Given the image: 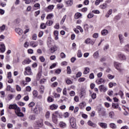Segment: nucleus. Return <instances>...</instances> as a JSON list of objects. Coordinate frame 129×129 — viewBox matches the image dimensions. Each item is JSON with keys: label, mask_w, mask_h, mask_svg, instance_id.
Masks as SVG:
<instances>
[{"label": "nucleus", "mask_w": 129, "mask_h": 129, "mask_svg": "<svg viewBox=\"0 0 129 129\" xmlns=\"http://www.w3.org/2000/svg\"><path fill=\"white\" fill-rule=\"evenodd\" d=\"M32 62V60L29 58H26L24 59V61L22 62L23 65H26V64H30Z\"/></svg>", "instance_id": "obj_15"}, {"label": "nucleus", "mask_w": 129, "mask_h": 129, "mask_svg": "<svg viewBox=\"0 0 129 129\" xmlns=\"http://www.w3.org/2000/svg\"><path fill=\"white\" fill-rule=\"evenodd\" d=\"M46 118H49L50 117V112L49 111H47L45 115Z\"/></svg>", "instance_id": "obj_44"}, {"label": "nucleus", "mask_w": 129, "mask_h": 129, "mask_svg": "<svg viewBox=\"0 0 129 129\" xmlns=\"http://www.w3.org/2000/svg\"><path fill=\"white\" fill-rule=\"evenodd\" d=\"M82 16V15L81 13H77L75 15V19H76V20H78V19H79V18Z\"/></svg>", "instance_id": "obj_26"}, {"label": "nucleus", "mask_w": 129, "mask_h": 129, "mask_svg": "<svg viewBox=\"0 0 129 129\" xmlns=\"http://www.w3.org/2000/svg\"><path fill=\"white\" fill-rule=\"evenodd\" d=\"M64 7V5L62 4H57V8L58 9V10H60V9H63V7Z\"/></svg>", "instance_id": "obj_45"}, {"label": "nucleus", "mask_w": 129, "mask_h": 129, "mask_svg": "<svg viewBox=\"0 0 129 129\" xmlns=\"http://www.w3.org/2000/svg\"><path fill=\"white\" fill-rule=\"evenodd\" d=\"M90 79H94V74L93 73H91L89 76Z\"/></svg>", "instance_id": "obj_57"}, {"label": "nucleus", "mask_w": 129, "mask_h": 129, "mask_svg": "<svg viewBox=\"0 0 129 129\" xmlns=\"http://www.w3.org/2000/svg\"><path fill=\"white\" fill-rule=\"evenodd\" d=\"M85 44H90L91 45H94V43H95V40H91L90 38H87L85 41Z\"/></svg>", "instance_id": "obj_8"}, {"label": "nucleus", "mask_w": 129, "mask_h": 129, "mask_svg": "<svg viewBox=\"0 0 129 129\" xmlns=\"http://www.w3.org/2000/svg\"><path fill=\"white\" fill-rule=\"evenodd\" d=\"M30 46H32V47H33L34 48L36 47V46H37V43L35 41H31L30 43Z\"/></svg>", "instance_id": "obj_34"}, {"label": "nucleus", "mask_w": 129, "mask_h": 129, "mask_svg": "<svg viewBox=\"0 0 129 129\" xmlns=\"http://www.w3.org/2000/svg\"><path fill=\"white\" fill-rule=\"evenodd\" d=\"M15 113L18 116H20V117L24 116V113L21 112V109L20 108L15 111Z\"/></svg>", "instance_id": "obj_9"}, {"label": "nucleus", "mask_w": 129, "mask_h": 129, "mask_svg": "<svg viewBox=\"0 0 129 129\" xmlns=\"http://www.w3.org/2000/svg\"><path fill=\"white\" fill-rule=\"evenodd\" d=\"M8 79H11L12 78V73L11 72H9L8 73Z\"/></svg>", "instance_id": "obj_59"}, {"label": "nucleus", "mask_w": 129, "mask_h": 129, "mask_svg": "<svg viewBox=\"0 0 129 129\" xmlns=\"http://www.w3.org/2000/svg\"><path fill=\"white\" fill-rule=\"evenodd\" d=\"M9 109H14L15 111L18 110V108H20L16 104H11L9 106Z\"/></svg>", "instance_id": "obj_6"}, {"label": "nucleus", "mask_w": 129, "mask_h": 129, "mask_svg": "<svg viewBox=\"0 0 129 129\" xmlns=\"http://www.w3.org/2000/svg\"><path fill=\"white\" fill-rule=\"evenodd\" d=\"M85 105H86V103L85 102H82L79 104V106L80 107V108H83V107H84Z\"/></svg>", "instance_id": "obj_33"}, {"label": "nucleus", "mask_w": 129, "mask_h": 129, "mask_svg": "<svg viewBox=\"0 0 129 129\" xmlns=\"http://www.w3.org/2000/svg\"><path fill=\"white\" fill-rule=\"evenodd\" d=\"M39 59H40L41 62H45V57H44V56H40Z\"/></svg>", "instance_id": "obj_53"}, {"label": "nucleus", "mask_w": 129, "mask_h": 129, "mask_svg": "<svg viewBox=\"0 0 129 129\" xmlns=\"http://www.w3.org/2000/svg\"><path fill=\"white\" fill-rule=\"evenodd\" d=\"M52 120L54 123H58V117L55 115L54 114H52Z\"/></svg>", "instance_id": "obj_11"}, {"label": "nucleus", "mask_w": 129, "mask_h": 129, "mask_svg": "<svg viewBox=\"0 0 129 129\" xmlns=\"http://www.w3.org/2000/svg\"><path fill=\"white\" fill-rule=\"evenodd\" d=\"M46 24V25H47V26H52V24H53V21L51 20L47 21Z\"/></svg>", "instance_id": "obj_46"}, {"label": "nucleus", "mask_w": 129, "mask_h": 129, "mask_svg": "<svg viewBox=\"0 0 129 129\" xmlns=\"http://www.w3.org/2000/svg\"><path fill=\"white\" fill-rule=\"evenodd\" d=\"M88 124L90 126H92L93 127H96L97 126V125L95 124V123L92 122V121L89 120L88 121Z\"/></svg>", "instance_id": "obj_16"}, {"label": "nucleus", "mask_w": 129, "mask_h": 129, "mask_svg": "<svg viewBox=\"0 0 129 129\" xmlns=\"http://www.w3.org/2000/svg\"><path fill=\"white\" fill-rule=\"evenodd\" d=\"M45 89V88L43 85H41L39 88V92L41 93V94H43L44 93V90Z\"/></svg>", "instance_id": "obj_27"}, {"label": "nucleus", "mask_w": 129, "mask_h": 129, "mask_svg": "<svg viewBox=\"0 0 129 129\" xmlns=\"http://www.w3.org/2000/svg\"><path fill=\"white\" fill-rule=\"evenodd\" d=\"M112 107H113V108H114L115 109L116 108H118V104L113 103L112 104Z\"/></svg>", "instance_id": "obj_40"}, {"label": "nucleus", "mask_w": 129, "mask_h": 129, "mask_svg": "<svg viewBox=\"0 0 129 129\" xmlns=\"http://www.w3.org/2000/svg\"><path fill=\"white\" fill-rule=\"evenodd\" d=\"M26 91H28V92H30L31 90H32V88L30 86H27L26 87Z\"/></svg>", "instance_id": "obj_63"}, {"label": "nucleus", "mask_w": 129, "mask_h": 129, "mask_svg": "<svg viewBox=\"0 0 129 129\" xmlns=\"http://www.w3.org/2000/svg\"><path fill=\"white\" fill-rule=\"evenodd\" d=\"M90 71V70L89 69V68H85L84 71L83 72V74L85 75H86V74H88L89 73V72Z\"/></svg>", "instance_id": "obj_21"}, {"label": "nucleus", "mask_w": 129, "mask_h": 129, "mask_svg": "<svg viewBox=\"0 0 129 129\" xmlns=\"http://www.w3.org/2000/svg\"><path fill=\"white\" fill-rule=\"evenodd\" d=\"M98 125H99L102 128H107V124L104 122H98Z\"/></svg>", "instance_id": "obj_10"}, {"label": "nucleus", "mask_w": 129, "mask_h": 129, "mask_svg": "<svg viewBox=\"0 0 129 129\" xmlns=\"http://www.w3.org/2000/svg\"><path fill=\"white\" fill-rule=\"evenodd\" d=\"M57 48L56 46H53L50 48L51 53H54L55 51H57Z\"/></svg>", "instance_id": "obj_23"}, {"label": "nucleus", "mask_w": 129, "mask_h": 129, "mask_svg": "<svg viewBox=\"0 0 129 129\" xmlns=\"http://www.w3.org/2000/svg\"><path fill=\"white\" fill-rule=\"evenodd\" d=\"M16 90L20 92L22 90V88L19 85H16Z\"/></svg>", "instance_id": "obj_47"}, {"label": "nucleus", "mask_w": 129, "mask_h": 129, "mask_svg": "<svg viewBox=\"0 0 129 129\" xmlns=\"http://www.w3.org/2000/svg\"><path fill=\"white\" fill-rule=\"evenodd\" d=\"M33 95L34 97H37L38 96V91L37 90H34L33 91Z\"/></svg>", "instance_id": "obj_41"}, {"label": "nucleus", "mask_w": 129, "mask_h": 129, "mask_svg": "<svg viewBox=\"0 0 129 129\" xmlns=\"http://www.w3.org/2000/svg\"><path fill=\"white\" fill-rule=\"evenodd\" d=\"M96 82L97 84H102V83H105V80L100 78L99 80H97Z\"/></svg>", "instance_id": "obj_14"}, {"label": "nucleus", "mask_w": 129, "mask_h": 129, "mask_svg": "<svg viewBox=\"0 0 129 129\" xmlns=\"http://www.w3.org/2000/svg\"><path fill=\"white\" fill-rule=\"evenodd\" d=\"M66 83H67L68 84H72L73 82L72 81L68 79L66 80Z\"/></svg>", "instance_id": "obj_64"}, {"label": "nucleus", "mask_w": 129, "mask_h": 129, "mask_svg": "<svg viewBox=\"0 0 129 129\" xmlns=\"http://www.w3.org/2000/svg\"><path fill=\"white\" fill-rule=\"evenodd\" d=\"M58 108V105H56L55 104H53L50 106V109L52 110H54V109H57Z\"/></svg>", "instance_id": "obj_19"}, {"label": "nucleus", "mask_w": 129, "mask_h": 129, "mask_svg": "<svg viewBox=\"0 0 129 129\" xmlns=\"http://www.w3.org/2000/svg\"><path fill=\"white\" fill-rule=\"evenodd\" d=\"M94 16V15H93L92 14H89L88 15V19H91V18H93Z\"/></svg>", "instance_id": "obj_61"}, {"label": "nucleus", "mask_w": 129, "mask_h": 129, "mask_svg": "<svg viewBox=\"0 0 129 129\" xmlns=\"http://www.w3.org/2000/svg\"><path fill=\"white\" fill-rule=\"evenodd\" d=\"M109 117H110V118H112V117H113V116H114V112L113 111H110L109 113Z\"/></svg>", "instance_id": "obj_38"}, {"label": "nucleus", "mask_w": 129, "mask_h": 129, "mask_svg": "<svg viewBox=\"0 0 129 129\" xmlns=\"http://www.w3.org/2000/svg\"><path fill=\"white\" fill-rule=\"evenodd\" d=\"M124 50L125 52H129V44L125 45L123 47Z\"/></svg>", "instance_id": "obj_29"}, {"label": "nucleus", "mask_w": 129, "mask_h": 129, "mask_svg": "<svg viewBox=\"0 0 129 129\" xmlns=\"http://www.w3.org/2000/svg\"><path fill=\"white\" fill-rule=\"evenodd\" d=\"M99 89L101 92L102 91H103V92H106V91H107V88L104 86V85H100L99 86Z\"/></svg>", "instance_id": "obj_7"}, {"label": "nucleus", "mask_w": 129, "mask_h": 129, "mask_svg": "<svg viewBox=\"0 0 129 129\" xmlns=\"http://www.w3.org/2000/svg\"><path fill=\"white\" fill-rule=\"evenodd\" d=\"M5 51H6V46H5L4 44H1L0 45V52L4 53Z\"/></svg>", "instance_id": "obj_13"}, {"label": "nucleus", "mask_w": 129, "mask_h": 129, "mask_svg": "<svg viewBox=\"0 0 129 129\" xmlns=\"http://www.w3.org/2000/svg\"><path fill=\"white\" fill-rule=\"evenodd\" d=\"M99 112L101 114L102 116H104V115H105L106 112L105 109H104L100 108L99 110Z\"/></svg>", "instance_id": "obj_18"}, {"label": "nucleus", "mask_w": 129, "mask_h": 129, "mask_svg": "<svg viewBox=\"0 0 129 129\" xmlns=\"http://www.w3.org/2000/svg\"><path fill=\"white\" fill-rule=\"evenodd\" d=\"M60 57H61V58H66V55L65 53H64L63 52H61V53H60Z\"/></svg>", "instance_id": "obj_60"}, {"label": "nucleus", "mask_w": 129, "mask_h": 129, "mask_svg": "<svg viewBox=\"0 0 129 129\" xmlns=\"http://www.w3.org/2000/svg\"><path fill=\"white\" fill-rule=\"evenodd\" d=\"M65 20H66V15L63 16L61 20L60 21V25H63L64 22H65Z\"/></svg>", "instance_id": "obj_42"}, {"label": "nucleus", "mask_w": 129, "mask_h": 129, "mask_svg": "<svg viewBox=\"0 0 129 129\" xmlns=\"http://www.w3.org/2000/svg\"><path fill=\"white\" fill-rule=\"evenodd\" d=\"M93 56H94V58H95V59H97V58L99 57V53L98 52V51H96L94 53Z\"/></svg>", "instance_id": "obj_30"}, {"label": "nucleus", "mask_w": 129, "mask_h": 129, "mask_svg": "<svg viewBox=\"0 0 129 129\" xmlns=\"http://www.w3.org/2000/svg\"><path fill=\"white\" fill-rule=\"evenodd\" d=\"M74 100L76 101V102H78V101H79V97H78L77 96H75Z\"/></svg>", "instance_id": "obj_58"}, {"label": "nucleus", "mask_w": 129, "mask_h": 129, "mask_svg": "<svg viewBox=\"0 0 129 129\" xmlns=\"http://www.w3.org/2000/svg\"><path fill=\"white\" fill-rule=\"evenodd\" d=\"M66 4L68 6V7H71V6H72V5H73V1L69 0L66 2Z\"/></svg>", "instance_id": "obj_28"}, {"label": "nucleus", "mask_w": 129, "mask_h": 129, "mask_svg": "<svg viewBox=\"0 0 129 129\" xmlns=\"http://www.w3.org/2000/svg\"><path fill=\"white\" fill-rule=\"evenodd\" d=\"M84 28L85 31H88L89 27L88 24H85L84 26Z\"/></svg>", "instance_id": "obj_62"}, {"label": "nucleus", "mask_w": 129, "mask_h": 129, "mask_svg": "<svg viewBox=\"0 0 129 129\" xmlns=\"http://www.w3.org/2000/svg\"><path fill=\"white\" fill-rule=\"evenodd\" d=\"M114 67H115L116 69H117L118 71H119L120 72L122 71V68H121V64L117 62H114Z\"/></svg>", "instance_id": "obj_3"}, {"label": "nucleus", "mask_w": 129, "mask_h": 129, "mask_svg": "<svg viewBox=\"0 0 129 129\" xmlns=\"http://www.w3.org/2000/svg\"><path fill=\"white\" fill-rule=\"evenodd\" d=\"M70 122L71 126L73 128H75V127H76V119L74 118V117H70Z\"/></svg>", "instance_id": "obj_2"}, {"label": "nucleus", "mask_w": 129, "mask_h": 129, "mask_svg": "<svg viewBox=\"0 0 129 129\" xmlns=\"http://www.w3.org/2000/svg\"><path fill=\"white\" fill-rule=\"evenodd\" d=\"M53 17H54V15H53V14H49L46 17V19L47 20H49L50 19H52V18H53Z\"/></svg>", "instance_id": "obj_49"}, {"label": "nucleus", "mask_w": 129, "mask_h": 129, "mask_svg": "<svg viewBox=\"0 0 129 129\" xmlns=\"http://www.w3.org/2000/svg\"><path fill=\"white\" fill-rule=\"evenodd\" d=\"M59 125L60 127H61V128H64V127H66V124L64 122H60Z\"/></svg>", "instance_id": "obj_24"}, {"label": "nucleus", "mask_w": 129, "mask_h": 129, "mask_svg": "<svg viewBox=\"0 0 129 129\" xmlns=\"http://www.w3.org/2000/svg\"><path fill=\"white\" fill-rule=\"evenodd\" d=\"M29 118L30 119V120H35V119H36V117L35 115H30Z\"/></svg>", "instance_id": "obj_36"}, {"label": "nucleus", "mask_w": 129, "mask_h": 129, "mask_svg": "<svg viewBox=\"0 0 129 129\" xmlns=\"http://www.w3.org/2000/svg\"><path fill=\"white\" fill-rule=\"evenodd\" d=\"M118 57L120 60H126V57L123 53L121 52L118 53Z\"/></svg>", "instance_id": "obj_5"}, {"label": "nucleus", "mask_w": 129, "mask_h": 129, "mask_svg": "<svg viewBox=\"0 0 129 129\" xmlns=\"http://www.w3.org/2000/svg\"><path fill=\"white\" fill-rule=\"evenodd\" d=\"M83 54H82V52H81V50H78V57L79 58H81V57H82V55Z\"/></svg>", "instance_id": "obj_39"}, {"label": "nucleus", "mask_w": 129, "mask_h": 129, "mask_svg": "<svg viewBox=\"0 0 129 129\" xmlns=\"http://www.w3.org/2000/svg\"><path fill=\"white\" fill-rule=\"evenodd\" d=\"M70 96H75V92H74V91H71L70 92Z\"/></svg>", "instance_id": "obj_55"}, {"label": "nucleus", "mask_w": 129, "mask_h": 129, "mask_svg": "<svg viewBox=\"0 0 129 129\" xmlns=\"http://www.w3.org/2000/svg\"><path fill=\"white\" fill-rule=\"evenodd\" d=\"M7 91H11V92H14V90L12 88V87L10 85L7 87Z\"/></svg>", "instance_id": "obj_32"}, {"label": "nucleus", "mask_w": 129, "mask_h": 129, "mask_svg": "<svg viewBox=\"0 0 129 129\" xmlns=\"http://www.w3.org/2000/svg\"><path fill=\"white\" fill-rule=\"evenodd\" d=\"M117 84L116 83H112V82H110L108 84V86L109 88H112L113 86H116Z\"/></svg>", "instance_id": "obj_25"}, {"label": "nucleus", "mask_w": 129, "mask_h": 129, "mask_svg": "<svg viewBox=\"0 0 129 129\" xmlns=\"http://www.w3.org/2000/svg\"><path fill=\"white\" fill-rule=\"evenodd\" d=\"M25 75H33L31 68L27 67L25 68V72H24Z\"/></svg>", "instance_id": "obj_4"}, {"label": "nucleus", "mask_w": 129, "mask_h": 129, "mask_svg": "<svg viewBox=\"0 0 129 129\" xmlns=\"http://www.w3.org/2000/svg\"><path fill=\"white\" fill-rule=\"evenodd\" d=\"M47 101L48 102H53V101H54V99L51 97H48L47 98Z\"/></svg>", "instance_id": "obj_43"}, {"label": "nucleus", "mask_w": 129, "mask_h": 129, "mask_svg": "<svg viewBox=\"0 0 129 129\" xmlns=\"http://www.w3.org/2000/svg\"><path fill=\"white\" fill-rule=\"evenodd\" d=\"M35 105V103L34 102H31L28 104L29 107H33Z\"/></svg>", "instance_id": "obj_52"}, {"label": "nucleus", "mask_w": 129, "mask_h": 129, "mask_svg": "<svg viewBox=\"0 0 129 129\" xmlns=\"http://www.w3.org/2000/svg\"><path fill=\"white\" fill-rule=\"evenodd\" d=\"M110 127L112 129L116 128V125L113 123H110Z\"/></svg>", "instance_id": "obj_37"}, {"label": "nucleus", "mask_w": 129, "mask_h": 129, "mask_svg": "<svg viewBox=\"0 0 129 129\" xmlns=\"http://www.w3.org/2000/svg\"><path fill=\"white\" fill-rule=\"evenodd\" d=\"M53 95L55 97V98H57L60 97V94H57L56 93H53Z\"/></svg>", "instance_id": "obj_50"}, {"label": "nucleus", "mask_w": 129, "mask_h": 129, "mask_svg": "<svg viewBox=\"0 0 129 129\" xmlns=\"http://www.w3.org/2000/svg\"><path fill=\"white\" fill-rule=\"evenodd\" d=\"M118 38H119L120 44H122V43H123V35H122V34H119Z\"/></svg>", "instance_id": "obj_20"}, {"label": "nucleus", "mask_w": 129, "mask_h": 129, "mask_svg": "<svg viewBox=\"0 0 129 129\" xmlns=\"http://www.w3.org/2000/svg\"><path fill=\"white\" fill-rule=\"evenodd\" d=\"M107 77H108V79L111 80V79H113V78H114V76L111 75L110 74H108L107 75Z\"/></svg>", "instance_id": "obj_51"}, {"label": "nucleus", "mask_w": 129, "mask_h": 129, "mask_svg": "<svg viewBox=\"0 0 129 129\" xmlns=\"http://www.w3.org/2000/svg\"><path fill=\"white\" fill-rule=\"evenodd\" d=\"M15 31L16 33H17V34H18L20 36L23 34V30H22L21 28H16Z\"/></svg>", "instance_id": "obj_17"}, {"label": "nucleus", "mask_w": 129, "mask_h": 129, "mask_svg": "<svg viewBox=\"0 0 129 129\" xmlns=\"http://www.w3.org/2000/svg\"><path fill=\"white\" fill-rule=\"evenodd\" d=\"M67 74H71L72 73V71H71V68L70 66H68L67 69Z\"/></svg>", "instance_id": "obj_31"}, {"label": "nucleus", "mask_w": 129, "mask_h": 129, "mask_svg": "<svg viewBox=\"0 0 129 129\" xmlns=\"http://www.w3.org/2000/svg\"><path fill=\"white\" fill-rule=\"evenodd\" d=\"M82 73L79 72H78V73L76 74V77L77 78H79V77H81V76H82Z\"/></svg>", "instance_id": "obj_48"}, {"label": "nucleus", "mask_w": 129, "mask_h": 129, "mask_svg": "<svg viewBox=\"0 0 129 129\" xmlns=\"http://www.w3.org/2000/svg\"><path fill=\"white\" fill-rule=\"evenodd\" d=\"M85 78H80L79 79V82H83L84 81H85Z\"/></svg>", "instance_id": "obj_54"}, {"label": "nucleus", "mask_w": 129, "mask_h": 129, "mask_svg": "<svg viewBox=\"0 0 129 129\" xmlns=\"http://www.w3.org/2000/svg\"><path fill=\"white\" fill-rule=\"evenodd\" d=\"M43 110V108L40 105H37L33 109V112L35 114L38 115L41 111Z\"/></svg>", "instance_id": "obj_1"}, {"label": "nucleus", "mask_w": 129, "mask_h": 129, "mask_svg": "<svg viewBox=\"0 0 129 129\" xmlns=\"http://www.w3.org/2000/svg\"><path fill=\"white\" fill-rule=\"evenodd\" d=\"M91 97L93 99H95V98H96V93H93L92 95H91Z\"/></svg>", "instance_id": "obj_56"}, {"label": "nucleus", "mask_w": 129, "mask_h": 129, "mask_svg": "<svg viewBox=\"0 0 129 129\" xmlns=\"http://www.w3.org/2000/svg\"><path fill=\"white\" fill-rule=\"evenodd\" d=\"M101 34L102 36H105L109 34V31L106 29H103L101 31Z\"/></svg>", "instance_id": "obj_12"}, {"label": "nucleus", "mask_w": 129, "mask_h": 129, "mask_svg": "<svg viewBox=\"0 0 129 129\" xmlns=\"http://www.w3.org/2000/svg\"><path fill=\"white\" fill-rule=\"evenodd\" d=\"M37 125L39 127H41V126L43 125V120H40L37 121Z\"/></svg>", "instance_id": "obj_35"}, {"label": "nucleus", "mask_w": 129, "mask_h": 129, "mask_svg": "<svg viewBox=\"0 0 129 129\" xmlns=\"http://www.w3.org/2000/svg\"><path fill=\"white\" fill-rule=\"evenodd\" d=\"M100 9H101L102 10H104L105 9H106L107 8V4L106 3H104L102 5H101L99 6Z\"/></svg>", "instance_id": "obj_22"}]
</instances>
